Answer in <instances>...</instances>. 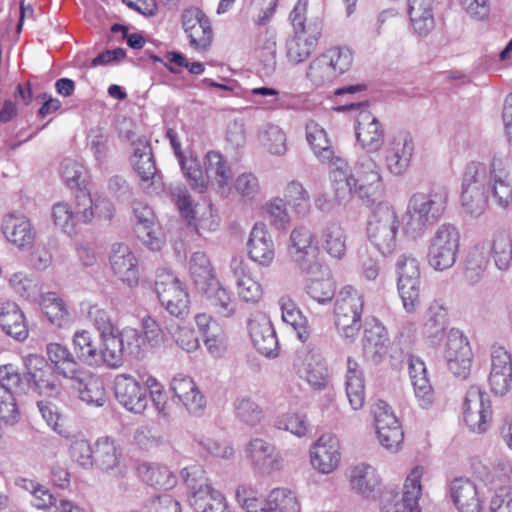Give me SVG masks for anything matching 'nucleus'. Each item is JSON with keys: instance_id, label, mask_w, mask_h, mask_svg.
I'll use <instances>...</instances> for the list:
<instances>
[{"instance_id": "f257e3e1", "label": "nucleus", "mask_w": 512, "mask_h": 512, "mask_svg": "<svg viewBox=\"0 0 512 512\" xmlns=\"http://www.w3.org/2000/svg\"><path fill=\"white\" fill-rule=\"evenodd\" d=\"M335 198L339 203L348 202L353 196L365 205L380 200L385 192L381 167L369 155H360L353 167L342 158H336L330 171Z\"/></svg>"}, {"instance_id": "f03ea898", "label": "nucleus", "mask_w": 512, "mask_h": 512, "mask_svg": "<svg viewBox=\"0 0 512 512\" xmlns=\"http://www.w3.org/2000/svg\"><path fill=\"white\" fill-rule=\"evenodd\" d=\"M462 187L489 190L494 202L506 208L512 201V175L509 158L503 153H494L489 172L485 164H467Z\"/></svg>"}, {"instance_id": "7ed1b4c3", "label": "nucleus", "mask_w": 512, "mask_h": 512, "mask_svg": "<svg viewBox=\"0 0 512 512\" xmlns=\"http://www.w3.org/2000/svg\"><path fill=\"white\" fill-rule=\"evenodd\" d=\"M449 192L444 185H432L427 192H416L408 200L404 215V232L412 239L421 238L429 226L444 215Z\"/></svg>"}, {"instance_id": "20e7f679", "label": "nucleus", "mask_w": 512, "mask_h": 512, "mask_svg": "<svg viewBox=\"0 0 512 512\" xmlns=\"http://www.w3.org/2000/svg\"><path fill=\"white\" fill-rule=\"evenodd\" d=\"M308 0H298L290 13L295 36L287 42V56L294 63L306 60L315 50L322 33V23L314 21L305 26Z\"/></svg>"}, {"instance_id": "39448f33", "label": "nucleus", "mask_w": 512, "mask_h": 512, "mask_svg": "<svg viewBox=\"0 0 512 512\" xmlns=\"http://www.w3.org/2000/svg\"><path fill=\"white\" fill-rule=\"evenodd\" d=\"M363 295L351 285L344 286L334 304V324L338 334L354 341L362 328Z\"/></svg>"}, {"instance_id": "423d86ee", "label": "nucleus", "mask_w": 512, "mask_h": 512, "mask_svg": "<svg viewBox=\"0 0 512 512\" xmlns=\"http://www.w3.org/2000/svg\"><path fill=\"white\" fill-rule=\"evenodd\" d=\"M400 222L395 208L389 203H379L368 220L367 236L370 243L384 256L397 247Z\"/></svg>"}, {"instance_id": "0eeeda50", "label": "nucleus", "mask_w": 512, "mask_h": 512, "mask_svg": "<svg viewBox=\"0 0 512 512\" xmlns=\"http://www.w3.org/2000/svg\"><path fill=\"white\" fill-rule=\"evenodd\" d=\"M461 235L458 227L442 223L428 242L427 262L436 271H446L454 266L460 250Z\"/></svg>"}, {"instance_id": "6e6552de", "label": "nucleus", "mask_w": 512, "mask_h": 512, "mask_svg": "<svg viewBox=\"0 0 512 512\" xmlns=\"http://www.w3.org/2000/svg\"><path fill=\"white\" fill-rule=\"evenodd\" d=\"M352 62L353 54L349 48L332 47L310 62L306 77L314 86L322 87L347 72Z\"/></svg>"}, {"instance_id": "1a4fd4ad", "label": "nucleus", "mask_w": 512, "mask_h": 512, "mask_svg": "<svg viewBox=\"0 0 512 512\" xmlns=\"http://www.w3.org/2000/svg\"><path fill=\"white\" fill-rule=\"evenodd\" d=\"M93 199L86 188H80L75 194V207L67 202H57L52 206L54 225L69 236L77 233V225L89 224L94 218Z\"/></svg>"}, {"instance_id": "9d476101", "label": "nucleus", "mask_w": 512, "mask_h": 512, "mask_svg": "<svg viewBox=\"0 0 512 512\" xmlns=\"http://www.w3.org/2000/svg\"><path fill=\"white\" fill-rule=\"evenodd\" d=\"M154 290L161 306L172 316L183 319L189 313V294L184 284L168 269L156 271Z\"/></svg>"}, {"instance_id": "9b49d317", "label": "nucleus", "mask_w": 512, "mask_h": 512, "mask_svg": "<svg viewBox=\"0 0 512 512\" xmlns=\"http://www.w3.org/2000/svg\"><path fill=\"white\" fill-rule=\"evenodd\" d=\"M24 380L27 386L39 395L57 398L62 392V385L57 373L48 361L37 354L24 358Z\"/></svg>"}, {"instance_id": "f8f14e48", "label": "nucleus", "mask_w": 512, "mask_h": 512, "mask_svg": "<svg viewBox=\"0 0 512 512\" xmlns=\"http://www.w3.org/2000/svg\"><path fill=\"white\" fill-rule=\"evenodd\" d=\"M492 407L488 394L478 385H471L463 402V419L470 431L484 433L492 421Z\"/></svg>"}, {"instance_id": "ddd939ff", "label": "nucleus", "mask_w": 512, "mask_h": 512, "mask_svg": "<svg viewBox=\"0 0 512 512\" xmlns=\"http://www.w3.org/2000/svg\"><path fill=\"white\" fill-rule=\"evenodd\" d=\"M314 234L305 225L296 226L290 234L288 253L303 273H318L321 262L316 259L317 249L312 246Z\"/></svg>"}, {"instance_id": "4468645a", "label": "nucleus", "mask_w": 512, "mask_h": 512, "mask_svg": "<svg viewBox=\"0 0 512 512\" xmlns=\"http://www.w3.org/2000/svg\"><path fill=\"white\" fill-rule=\"evenodd\" d=\"M423 474L424 467L415 466L405 480L401 497L384 494L382 512H421L418 501L422 493L421 478Z\"/></svg>"}, {"instance_id": "2eb2a0df", "label": "nucleus", "mask_w": 512, "mask_h": 512, "mask_svg": "<svg viewBox=\"0 0 512 512\" xmlns=\"http://www.w3.org/2000/svg\"><path fill=\"white\" fill-rule=\"evenodd\" d=\"M444 359L448 370L457 378L466 379L471 371L473 354L468 339L457 329L447 335Z\"/></svg>"}, {"instance_id": "dca6fc26", "label": "nucleus", "mask_w": 512, "mask_h": 512, "mask_svg": "<svg viewBox=\"0 0 512 512\" xmlns=\"http://www.w3.org/2000/svg\"><path fill=\"white\" fill-rule=\"evenodd\" d=\"M371 412L380 444L387 450L397 451L404 433L391 407L385 401L377 400L372 405Z\"/></svg>"}, {"instance_id": "f3484780", "label": "nucleus", "mask_w": 512, "mask_h": 512, "mask_svg": "<svg viewBox=\"0 0 512 512\" xmlns=\"http://www.w3.org/2000/svg\"><path fill=\"white\" fill-rule=\"evenodd\" d=\"M294 367L300 376L316 390L325 389L328 384V368L321 354L308 346L297 351Z\"/></svg>"}, {"instance_id": "a211bd4d", "label": "nucleus", "mask_w": 512, "mask_h": 512, "mask_svg": "<svg viewBox=\"0 0 512 512\" xmlns=\"http://www.w3.org/2000/svg\"><path fill=\"white\" fill-rule=\"evenodd\" d=\"M181 23L192 48L206 50L210 46L213 38L211 22L201 9H185L181 15Z\"/></svg>"}, {"instance_id": "6ab92c4d", "label": "nucleus", "mask_w": 512, "mask_h": 512, "mask_svg": "<svg viewBox=\"0 0 512 512\" xmlns=\"http://www.w3.org/2000/svg\"><path fill=\"white\" fill-rule=\"evenodd\" d=\"M414 153V142L410 133L400 131L388 142L385 149V165L394 176L403 175L409 168Z\"/></svg>"}, {"instance_id": "aec40b11", "label": "nucleus", "mask_w": 512, "mask_h": 512, "mask_svg": "<svg viewBox=\"0 0 512 512\" xmlns=\"http://www.w3.org/2000/svg\"><path fill=\"white\" fill-rule=\"evenodd\" d=\"M113 384L115 398L126 410L140 414L146 409L148 404L146 388L133 376L125 373L118 374Z\"/></svg>"}, {"instance_id": "412c9836", "label": "nucleus", "mask_w": 512, "mask_h": 512, "mask_svg": "<svg viewBox=\"0 0 512 512\" xmlns=\"http://www.w3.org/2000/svg\"><path fill=\"white\" fill-rule=\"evenodd\" d=\"M170 391L173 403L181 404L191 415H202L206 406L205 397L191 377L183 374L174 376Z\"/></svg>"}, {"instance_id": "4be33fe9", "label": "nucleus", "mask_w": 512, "mask_h": 512, "mask_svg": "<svg viewBox=\"0 0 512 512\" xmlns=\"http://www.w3.org/2000/svg\"><path fill=\"white\" fill-rule=\"evenodd\" d=\"M356 139L367 153L380 151L385 142L383 124L369 111L361 110L355 121Z\"/></svg>"}, {"instance_id": "5701e85b", "label": "nucleus", "mask_w": 512, "mask_h": 512, "mask_svg": "<svg viewBox=\"0 0 512 512\" xmlns=\"http://www.w3.org/2000/svg\"><path fill=\"white\" fill-rule=\"evenodd\" d=\"M389 343L388 332L382 323L373 319L365 325L362 350L367 362L373 365L382 363L387 356Z\"/></svg>"}, {"instance_id": "b1692460", "label": "nucleus", "mask_w": 512, "mask_h": 512, "mask_svg": "<svg viewBox=\"0 0 512 512\" xmlns=\"http://www.w3.org/2000/svg\"><path fill=\"white\" fill-rule=\"evenodd\" d=\"M339 439L332 434H323L310 450V460L314 469L329 474L339 466L341 460Z\"/></svg>"}, {"instance_id": "393cba45", "label": "nucleus", "mask_w": 512, "mask_h": 512, "mask_svg": "<svg viewBox=\"0 0 512 512\" xmlns=\"http://www.w3.org/2000/svg\"><path fill=\"white\" fill-rule=\"evenodd\" d=\"M109 263L113 273L129 287L139 282L138 259L127 244L114 243L110 249Z\"/></svg>"}, {"instance_id": "a878e982", "label": "nucleus", "mask_w": 512, "mask_h": 512, "mask_svg": "<svg viewBox=\"0 0 512 512\" xmlns=\"http://www.w3.org/2000/svg\"><path fill=\"white\" fill-rule=\"evenodd\" d=\"M251 341L257 351L267 357L277 356L278 340L270 319L263 313H256L248 321Z\"/></svg>"}, {"instance_id": "bb28decb", "label": "nucleus", "mask_w": 512, "mask_h": 512, "mask_svg": "<svg viewBox=\"0 0 512 512\" xmlns=\"http://www.w3.org/2000/svg\"><path fill=\"white\" fill-rule=\"evenodd\" d=\"M246 457L255 470L270 474L278 470L281 465V457L275 446L262 438L251 439L245 447Z\"/></svg>"}, {"instance_id": "cd10ccee", "label": "nucleus", "mask_w": 512, "mask_h": 512, "mask_svg": "<svg viewBox=\"0 0 512 512\" xmlns=\"http://www.w3.org/2000/svg\"><path fill=\"white\" fill-rule=\"evenodd\" d=\"M204 169L207 185L211 183L221 196H227L230 191L232 170L227 159L217 151H209L204 157Z\"/></svg>"}, {"instance_id": "c85d7f7f", "label": "nucleus", "mask_w": 512, "mask_h": 512, "mask_svg": "<svg viewBox=\"0 0 512 512\" xmlns=\"http://www.w3.org/2000/svg\"><path fill=\"white\" fill-rule=\"evenodd\" d=\"M249 258L261 266H269L275 257V245L266 225L256 223L247 241Z\"/></svg>"}, {"instance_id": "c756f323", "label": "nucleus", "mask_w": 512, "mask_h": 512, "mask_svg": "<svg viewBox=\"0 0 512 512\" xmlns=\"http://www.w3.org/2000/svg\"><path fill=\"white\" fill-rule=\"evenodd\" d=\"M132 147L131 165L139 177L141 185L148 188L157 172L151 144L146 138L142 137L133 141Z\"/></svg>"}, {"instance_id": "7c9ffc66", "label": "nucleus", "mask_w": 512, "mask_h": 512, "mask_svg": "<svg viewBox=\"0 0 512 512\" xmlns=\"http://www.w3.org/2000/svg\"><path fill=\"white\" fill-rule=\"evenodd\" d=\"M133 214L135 217V233L139 240L150 250H159L162 241L156 233L155 214L152 208L142 202L135 201L133 203Z\"/></svg>"}, {"instance_id": "2f4dec72", "label": "nucleus", "mask_w": 512, "mask_h": 512, "mask_svg": "<svg viewBox=\"0 0 512 512\" xmlns=\"http://www.w3.org/2000/svg\"><path fill=\"white\" fill-rule=\"evenodd\" d=\"M122 451L115 440L108 436L100 437L95 442L93 465L98 469L123 475Z\"/></svg>"}, {"instance_id": "473e14b6", "label": "nucleus", "mask_w": 512, "mask_h": 512, "mask_svg": "<svg viewBox=\"0 0 512 512\" xmlns=\"http://www.w3.org/2000/svg\"><path fill=\"white\" fill-rule=\"evenodd\" d=\"M74 381V387L78 398L89 406L102 407L107 401V393L104 381L92 373H84L80 369L77 377L70 378Z\"/></svg>"}, {"instance_id": "72a5a7b5", "label": "nucleus", "mask_w": 512, "mask_h": 512, "mask_svg": "<svg viewBox=\"0 0 512 512\" xmlns=\"http://www.w3.org/2000/svg\"><path fill=\"white\" fill-rule=\"evenodd\" d=\"M2 232L5 238L19 249L30 248L35 240L32 224L24 215H6L2 221Z\"/></svg>"}, {"instance_id": "f704fd0d", "label": "nucleus", "mask_w": 512, "mask_h": 512, "mask_svg": "<svg viewBox=\"0 0 512 512\" xmlns=\"http://www.w3.org/2000/svg\"><path fill=\"white\" fill-rule=\"evenodd\" d=\"M0 327L6 335L20 342L26 340L29 334L23 312L15 302L9 300L0 299Z\"/></svg>"}, {"instance_id": "c9c22d12", "label": "nucleus", "mask_w": 512, "mask_h": 512, "mask_svg": "<svg viewBox=\"0 0 512 512\" xmlns=\"http://www.w3.org/2000/svg\"><path fill=\"white\" fill-rule=\"evenodd\" d=\"M450 496L459 512L481 511L476 486L468 478H455L450 484Z\"/></svg>"}, {"instance_id": "e433bc0d", "label": "nucleus", "mask_w": 512, "mask_h": 512, "mask_svg": "<svg viewBox=\"0 0 512 512\" xmlns=\"http://www.w3.org/2000/svg\"><path fill=\"white\" fill-rule=\"evenodd\" d=\"M46 354L52 368L58 375L66 379L77 377L81 367L67 346L57 342L48 343Z\"/></svg>"}, {"instance_id": "4c0bfd02", "label": "nucleus", "mask_w": 512, "mask_h": 512, "mask_svg": "<svg viewBox=\"0 0 512 512\" xmlns=\"http://www.w3.org/2000/svg\"><path fill=\"white\" fill-rule=\"evenodd\" d=\"M345 389L352 409H360L365 401V377L360 364L351 357L346 363Z\"/></svg>"}, {"instance_id": "58836bf2", "label": "nucleus", "mask_w": 512, "mask_h": 512, "mask_svg": "<svg viewBox=\"0 0 512 512\" xmlns=\"http://www.w3.org/2000/svg\"><path fill=\"white\" fill-rule=\"evenodd\" d=\"M407 365L415 395L420 405L427 408L432 403V387L427 378L425 363L419 357L408 355Z\"/></svg>"}, {"instance_id": "ea45409f", "label": "nucleus", "mask_w": 512, "mask_h": 512, "mask_svg": "<svg viewBox=\"0 0 512 512\" xmlns=\"http://www.w3.org/2000/svg\"><path fill=\"white\" fill-rule=\"evenodd\" d=\"M408 13L418 36L426 37L434 30L433 0H408Z\"/></svg>"}, {"instance_id": "a19ab883", "label": "nucleus", "mask_w": 512, "mask_h": 512, "mask_svg": "<svg viewBox=\"0 0 512 512\" xmlns=\"http://www.w3.org/2000/svg\"><path fill=\"white\" fill-rule=\"evenodd\" d=\"M308 276L306 284L307 294L317 303L325 305L335 296V285L330 277L329 269L321 263L318 273H305Z\"/></svg>"}, {"instance_id": "79ce46f5", "label": "nucleus", "mask_w": 512, "mask_h": 512, "mask_svg": "<svg viewBox=\"0 0 512 512\" xmlns=\"http://www.w3.org/2000/svg\"><path fill=\"white\" fill-rule=\"evenodd\" d=\"M38 304L47 320L59 328L67 326L70 322V313L66 302L55 292L40 294Z\"/></svg>"}, {"instance_id": "37998d69", "label": "nucleus", "mask_w": 512, "mask_h": 512, "mask_svg": "<svg viewBox=\"0 0 512 512\" xmlns=\"http://www.w3.org/2000/svg\"><path fill=\"white\" fill-rule=\"evenodd\" d=\"M74 356L76 360L91 367H99L101 359L99 348L92 333L88 330H77L72 338Z\"/></svg>"}, {"instance_id": "c03bdc74", "label": "nucleus", "mask_w": 512, "mask_h": 512, "mask_svg": "<svg viewBox=\"0 0 512 512\" xmlns=\"http://www.w3.org/2000/svg\"><path fill=\"white\" fill-rule=\"evenodd\" d=\"M349 481L352 489L365 497H369L380 484V478L375 468L365 463L351 468Z\"/></svg>"}, {"instance_id": "a18cd8bd", "label": "nucleus", "mask_w": 512, "mask_h": 512, "mask_svg": "<svg viewBox=\"0 0 512 512\" xmlns=\"http://www.w3.org/2000/svg\"><path fill=\"white\" fill-rule=\"evenodd\" d=\"M324 250L335 259H342L346 254V233L338 221H329L321 231Z\"/></svg>"}, {"instance_id": "49530a36", "label": "nucleus", "mask_w": 512, "mask_h": 512, "mask_svg": "<svg viewBox=\"0 0 512 512\" xmlns=\"http://www.w3.org/2000/svg\"><path fill=\"white\" fill-rule=\"evenodd\" d=\"M306 139L311 146L315 156L323 163L329 162L331 165L337 158L330 145V140L323 127L317 122L311 120L306 124Z\"/></svg>"}, {"instance_id": "de8ad7c7", "label": "nucleus", "mask_w": 512, "mask_h": 512, "mask_svg": "<svg viewBox=\"0 0 512 512\" xmlns=\"http://www.w3.org/2000/svg\"><path fill=\"white\" fill-rule=\"evenodd\" d=\"M448 324L447 311L440 305H431L423 326V335L431 345H438L443 339Z\"/></svg>"}, {"instance_id": "09e8293b", "label": "nucleus", "mask_w": 512, "mask_h": 512, "mask_svg": "<svg viewBox=\"0 0 512 512\" xmlns=\"http://www.w3.org/2000/svg\"><path fill=\"white\" fill-rule=\"evenodd\" d=\"M279 305L283 321L293 327L302 343H306L310 337L307 318L302 314L296 303L288 297H282Z\"/></svg>"}, {"instance_id": "8fccbe9b", "label": "nucleus", "mask_w": 512, "mask_h": 512, "mask_svg": "<svg viewBox=\"0 0 512 512\" xmlns=\"http://www.w3.org/2000/svg\"><path fill=\"white\" fill-rule=\"evenodd\" d=\"M189 502L196 512H229L224 495L213 487L198 491Z\"/></svg>"}, {"instance_id": "3c124183", "label": "nucleus", "mask_w": 512, "mask_h": 512, "mask_svg": "<svg viewBox=\"0 0 512 512\" xmlns=\"http://www.w3.org/2000/svg\"><path fill=\"white\" fill-rule=\"evenodd\" d=\"M284 197L285 202L298 217L304 218L310 213V195L301 182L297 180L288 182L284 189Z\"/></svg>"}, {"instance_id": "603ef678", "label": "nucleus", "mask_w": 512, "mask_h": 512, "mask_svg": "<svg viewBox=\"0 0 512 512\" xmlns=\"http://www.w3.org/2000/svg\"><path fill=\"white\" fill-rule=\"evenodd\" d=\"M138 470L143 480L150 486L169 489L175 484V478L172 472L165 465L143 463L139 466Z\"/></svg>"}, {"instance_id": "864d4df0", "label": "nucleus", "mask_w": 512, "mask_h": 512, "mask_svg": "<svg viewBox=\"0 0 512 512\" xmlns=\"http://www.w3.org/2000/svg\"><path fill=\"white\" fill-rule=\"evenodd\" d=\"M490 256L495 266L501 271L512 267V237L505 233H498L493 237Z\"/></svg>"}, {"instance_id": "5fc2aeb1", "label": "nucleus", "mask_w": 512, "mask_h": 512, "mask_svg": "<svg viewBox=\"0 0 512 512\" xmlns=\"http://www.w3.org/2000/svg\"><path fill=\"white\" fill-rule=\"evenodd\" d=\"M190 274L195 285L202 291H207L213 279L209 258L203 252H195L189 262Z\"/></svg>"}, {"instance_id": "6e6d98bb", "label": "nucleus", "mask_w": 512, "mask_h": 512, "mask_svg": "<svg viewBox=\"0 0 512 512\" xmlns=\"http://www.w3.org/2000/svg\"><path fill=\"white\" fill-rule=\"evenodd\" d=\"M69 441V455L71 459L84 469L93 466L94 449L88 440L81 434H70L65 437Z\"/></svg>"}, {"instance_id": "4d7b16f0", "label": "nucleus", "mask_w": 512, "mask_h": 512, "mask_svg": "<svg viewBox=\"0 0 512 512\" xmlns=\"http://www.w3.org/2000/svg\"><path fill=\"white\" fill-rule=\"evenodd\" d=\"M265 217L271 227L276 230H286L291 223V217L288 213L287 203L281 197H274L265 203Z\"/></svg>"}, {"instance_id": "13d9d810", "label": "nucleus", "mask_w": 512, "mask_h": 512, "mask_svg": "<svg viewBox=\"0 0 512 512\" xmlns=\"http://www.w3.org/2000/svg\"><path fill=\"white\" fill-rule=\"evenodd\" d=\"M101 339L103 347L102 349H99L101 357L99 366L106 364L111 368L120 367L123 364L124 357L126 355L122 349V345L117 334L114 332L113 334L101 337Z\"/></svg>"}, {"instance_id": "bf43d9fd", "label": "nucleus", "mask_w": 512, "mask_h": 512, "mask_svg": "<svg viewBox=\"0 0 512 512\" xmlns=\"http://www.w3.org/2000/svg\"><path fill=\"white\" fill-rule=\"evenodd\" d=\"M489 190L462 187L461 206L464 212L472 217H478L484 213L487 207Z\"/></svg>"}, {"instance_id": "052dcab7", "label": "nucleus", "mask_w": 512, "mask_h": 512, "mask_svg": "<svg viewBox=\"0 0 512 512\" xmlns=\"http://www.w3.org/2000/svg\"><path fill=\"white\" fill-rule=\"evenodd\" d=\"M258 137L271 154L281 156L286 153V135L279 126L273 124L264 125L259 131Z\"/></svg>"}, {"instance_id": "680f3d73", "label": "nucleus", "mask_w": 512, "mask_h": 512, "mask_svg": "<svg viewBox=\"0 0 512 512\" xmlns=\"http://www.w3.org/2000/svg\"><path fill=\"white\" fill-rule=\"evenodd\" d=\"M177 158L192 189L199 193L204 192L207 189V180L205 178V171L203 172L197 160H186L183 153H177Z\"/></svg>"}, {"instance_id": "e2e57ef3", "label": "nucleus", "mask_w": 512, "mask_h": 512, "mask_svg": "<svg viewBox=\"0 0 512 512\" xmlns=\"http://www.w3.org/2000/svg\"><path fill=\"white\" fill-rule=\"evenodd\" d=\"M234 407L236 418L248 427L256 426L263 418L261 408L250 398H237Z\"/></svg>"}, {"instance_id": "0e129e2a", "label": "nucleus", "mask_w": 512, "mask_h": 512, "mask_svg": "<svg viewBox=\"0 0 512 512\" xmlns=\"http://www.w3.org/2000/svg\"><path fill=\"white\" fill-rule=\"evenodd\" d=\"M181 478L189 489V497L195 496L198 491H205L212 486L208 483L206 472L201 465L193 464L180 472Z\"/></svg>"}, {"instance_id": "69168bd1", "label": "nucleus", "mask_w": 512, "mask_h": 512, "mask_svg": "<svg viewBox=\"0 0 512 512\" xmlns=\"http://www.w3.org/2000/svg\"><path fill=\"white\" fill-rule=\"evenodd\" d=\"M268 496L271 512H300V504L291 490L275 488Z\"/></svg>"}, {"instance_id": "338daca9", "label": "nucleus", "mask_w": 512, "mask_h": 512, "mask_svg": "<svg viewBox=\"0 0 512 512\" xmlns=\"http://www.w3.org/2000/svg\"><path fill=\"white\" fill-rule=\"evenodd\" d=\"M117 336L126 356L131 358H139L141 356L144 338L137 329L125 327L117 333Z\"/></svg>"}, {"instance_id": "774afa93", "label": "nucleus", "mask_w": 512, "mask_h": 512, "mask_svg": "<svg viewBox=\"0 0 512 512\" xmlns=\"http://www.w3.org/2000/svg\"><path fill=\"white\" fill-rule=\"evenodd\" d=\"M397 287L405 311L413 313L420 305V280H398Z\"/></svg>"}]
</instances>
